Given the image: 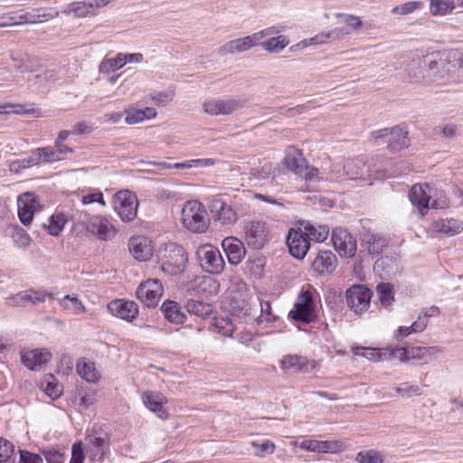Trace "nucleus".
<instances>
[{"instance_id": "1", "label": "nucleus", "mask_w": 463, "mask_h": 463, "mask_svg": "<svg viewBox=\"0 0 463 463\" xmlns=\"http://www.w3.org/2000/svg\"><path fill=\"white\" fill-rule=\"evenodd\" d=\"M317 300H320V295L317 288L311 284L303 285L293 308L288 313V317L303 324L315 322L318 317Z\"/></svg>"}, {"instance_id": "2", "label": "nucleus", "mask_w": 463, "mask_h": 463, "mask_svg": "<svg viewBox=\"0 0 463 463\" xmlns=\"http://www.w3.org/2000/svg\"><path fill=\"white\" fill-rule=\"evenodd\" d=\"M71 220L75 228L80 225L87 232L100 241L110 240L117 233V229L111 220L105 215H90L85 211H77L71 216Z\"/></svg>"}, {"instance_id": "3", "label": "nucleus", "mask_w": 463, "mask_h": 463, "mask_svg": "<svg viewBox=\"0 0 463 463\" xmlns=\"http://www.w3.org/2000/svg\"><path fill=\"white\" fill-rule=\"evenodd\" d=\"M181 222L183 226L193 233H204L210 227L205 206L197 200L187 201L182 209Z\"/></svg>"}, {"instance_id": "4", "label": "nucleus", "mask_w": 463, "mask_h": 463, "mask_svg": "<svg viewBox=\"0 0 463 463\" xmlns=\"http://www.w3.org/2000/svg\"><path fill=\"white\" fill-rule=\"evenodd\" d=\"M158 260L164 272L177 275L184 270L188 256L182 246L176 243H167L160 248Z\"/></svg>"}, {"instance_id": "5", "label": "nucleus", "mask_w": 463, "mask_h": 463, "mask_svg": "<svg viewBox=\"0 0 463 463\" xmlns=\"http://www.w3.org/2000/svg\"><path fill=\"white\" fill-rule=\"evenodd\" d=\"M283 165L290 172L306 180H316L318 178L319 170L307 164L302 151L295 146L286 150L283 158Z\"/></svg>"}, {"instance_id": "6", "label": "nucleus", "mask_w": 463, "mask_h": 463, "mask_svg": "<svg viewBox=\"0 0 463 463\" xmlns=\"http://www.w3.org/2000/svg\"><path fill=\"white\" fill-rule=\"evenodd\" d=\"M209 209L213 222L222 227H231L239 220V213L232 202L222 195L213 196Z\"/></svg>"}, {"instance_id": "7", "label": "nucleus", "mask_w": 463, "mask_h": 463, "mask_svg": "<svg viewBox=\"0 0 463 463\" xmlns=\"http://www.w3.org/2000/svg\"><path fill=\"white\" fill-rule=\"evenodd\" d=\"M195 257L200 267L209 274L220 275L225 268V261L219 249L210 243L200 245L195 251Z\"/></svg>"}, {"instance_id": "8", "label": "nucleus", "mask_w": 463, "mask_h": 463, "mask_svg": "<svg viewBox=\"0 0 463 463\" xmlns=\"http://www.w3.org/2000/svg\"><path fill=\"white\" fill-rule=\"evenodd\" d=\"M463 232V221L453 217L439 218L433 220L428 226L426 232L430 238L454 237Z\"/></svg>"}, {"instance_id": "9", "label": "nucleus", "mask_w": 463, "mask_h": 463, "mask_svg": "<svg viewBox=\"0 0 463 463\" xmlns=\"http://www.w3.org/2000/svg\"><path fill=\"white\" fill-rule=\"evenodd\" d=\"M163 295L164 286L157 279H147L136 290L137 298L147 307H156Z\"/></svg>"}, {"instance_id": "10", "label": "nucleus", "mask_w": 463, "mask_h": 463, "mask_svg": "<svg viewBox=\"0 0 463 463\" xmlns=\"http://www.w3.org/2000/svg\"><path fill=\"white\" fill-rule=\"evenodd\" d=\"M138 201L130 191H119L114 197V210L123 222L133 221L137 214Z\"/></svg>"}, {"instance_id": "11", "label": "nucleus", "mask_w": 463, "mask_h": 463, "mask_svg": "<svg viewBox=\"0 0 463 463\" xmlns=\"http://www.w3.org/2000/svg\"><path fill=\"white\" fill-rule=\"evenodd\" d=\"M348 307L356 315L366 312L371 306L373 291L364 285H354L346 290Z\"/></svg>"}, {"instance_id": "12", "label": "nucleus", "mask_w": 463, "mask_h": 463, "mask_svg": "<svg viewBox=\"0 0 463 463\" xmlns=\"http://www.w3.org/2000/svg\"><path fill=\"white\" fill-rule=\"evenodd\" d=\"M331 241L335 251L342 258H353L357 250L356 239L345 229L334 228Z\"/></svg>"}, {"instance_id": "13", "label": "nucleus", "mask_w": 463, "mask_h": 463, "mask_svg": "<svg viewBox=\"0 0 463 463\" xmlns=\"http://www.w3.org/2000/svg\"><path fill=\"white\" fill-rule=\"evenodd\" d=\"M244 240L252 248H262L269 241L267 224L261 221H250L245 223Z\"/></svg>"}, {"instance_id": "14", "label": "nucleus", "mask_w": 463, "mask_h": 463, "mask_svg": "<svg viewBox=\"0 0 463 463\" xmlns=\"http://www.w3.org/2000/svg\"><path fill=\"white\" fill-rule=\"evenodd\" d=\"M287 244L289 253L298 260H303L310 249L309 240L302 227L289 229Z\"/></svg>"}, {"instance_id": "15", "label": "nucleus", "mask_w": 463, "mask_h": 463, "mask_svg": "<svg viewBox=\"0 0 463 463\" xmlns=\"http://www.w3.org/2000/svg\"><path fill=\"white\" fill-rule=\"evenodd\" d=\"M280 368L286 373H306L314 371L319 366L316 360L308 359L299 354H287L280 360Z\"/></svg>"}, {"instance_id": "16", "label": "nucleus", "mask_w": 463, "mask_h": 463, "mask_svg": "<svg viewBox=\"0 0 463 463\" xmlns=\"http://www.w3.org/2000/svg\"><path fill=\"white\" fill-rule=\"evenodd\" d=\"M439 350L435 346H408L392 349L389 353L390 357H397L401 362H409L412 360L427 362L432 354L438 353Z\"/></svg>"}, {"instance_id": "17", "label": "nucleus", "mask_w": 463, "mask_h": 463, "mask_svg": "<svg viewBox=\"0 0 463 463\" xmlns=\"http://www.w3.org/2000/svg\"><path fill=\"white\" fill-rule=\"evenodd\" d=\"M18 217L20 222L28 226L33 220L34 213L40 211L38 197L33 193H24L17 199Z\"/></svg>"}, {"instance_id": "18", "label": "nucleus", "mask_w": 463, "mask_h": 463, "mask_svg": "<svg viewBox=\"0 0 463 463\" xmlns=\"http://www.w3.org/2000/svg\"><path fill=\"white\" fill-rule=\"evenodd\" d=\"M54 299L52 293L43 288H28L7 298L9 306H24L26 303L33 305L43 303L46 299Z\"/></svg>"}, {"instance_id": "19", "label": "nucleus", "mask_w": 463, "mask_h": 463, "mask_svg": "<svg viewBox=\"0 0 463 463\" xmlns=\"http://www.w3.org/2000/svg\"><path fill=\"white\" fill-rule=\"evenodd\" d=\"M107 308L112 316L128 322L134 321L139 314V307L136 302L123 298L110 301Z\"/></svg>"}, {"instance_id": "20", "label": "nucleus", "mask_w": 463, "mask_h": 463, "mask_svg": "<svg viewBox=\"0 0 463 463\" xmlns=\"http://www.w3.org/2000/svg\"><path fill=\"white\" fill-rule=\"evenodd\" d=\"M128 250L137 260L147 261L153 257L155 246L149 238L135 235L129 239Z\"/></svg>"}, {"instance_id": "21", "label": "nucleus", "mask_w": 463, "mask_h": 463, "mask_svg": "<svg viewBox=\"0 0 463 463\" xmlns=\"http://www.w3.org/2000/svg\"><path fill=\"white\" fill-rule=\"evenodd\" d=\"M141 400L144 405L161 420H167L169 418V412L165 408L168 400L162 392L145 391L141 394Z\"/></svg>"}, {"instance_id": "22", "label": "nucleus", "mask_w": 463, "mask_h": 463, "mask_svg": "<svg viewBox=\"0 0 463 463\" xmlns=\"http://www.w3.org/2000/svg\"><path fill=\"white\" fill-rule=\"evenodd\" d=\"M430 191L431 188L427 183L415 184L410 191V201L417 207L421 216H424L430 208L431 199Z\"/></svg>"}, {"instance_id": "23", "label": "nucleus", "mask_w": 463, "mask_h": 463, "mask_svg": "<svg viewBox=\"0 0 463 463\" xmlns=\"http://www.w3.org/2000/svg\"><path fill=\"white\" fill-rule=\"evenodd\" d=\"M87 440L91 446L90 451L93 459L103 461L105 455L109 451V439L106 433H102L99 430L91 429L88 434Z\"/></svg>"}, {"instance_id": "24", "label": "nucleus", "mask_w": 463, "mask_h": 463, "mask_svg": "<svg viewBox=\"0 0 463 463\" xmlns=\"http://www.w3.org/2000/svg\"><path fill=\"white\" fill-rule=\"evenodd\" d=\"M19 11L21 24L43 23L59 15V12L55 8L39 7L28 11Z\"/></svg>"}, {"instance_id": "25", "label": "nucleus", "mask_w": 463, "mask_h": 463, "mask_svg": "<svg viewBox=\"0 0 463 463\" xmlns=\"http://www.w3.org/2000/svg\"><path fill=\"white\" fill-rule=\"evenodd\" d=\"M228 261L232 265H237L243 260L246 250L242 241L236 237H226L222 241Z\"/></svg>"}, {"instance_id": "26", "label": "nucleus", "mask_w": 463, "mask_h": 463, "mask_svg": "<svg viewBox=\"0 0 463 463\" xmlns=\"http://www.w3.org/2000/svg\"><path fill=\"white\" fill-rule=\"evenodd\" d=\"M52 358V354L46 349H33L21 353L22 364L30 370H39Z\"/></svg>"}, {"instance_id": "27", "label": "nucleus", "mask_w": 463, "mask_h": 463, "mask_svg": "<svg viewBox=\"0 0 463 463\" xmlns=\"http://www.w3.org/2000/svg\"><path fill=\"white\" fill-rule=\"evenodd\" d=\"M72 153V147L43 146L33 150V155L43 163H55L64 160L69 154Z\"/></svg>"}, {"instance_id": "28", "label": "nucleus", "mask_w": 463, "mask_h": 463, "mask_svg": "<svg viewBox=\"0 0 463 463\" xmlns=\"http://www.w3.org/2000/svg\"><path fill=\"white\" fill-rule=\"evenodd\" d=\"M240 107L235 99H210L203 104L204 112L210 115H229Z\"/></svg>"}, {"instance_id": "29", "label": "nucleus", "mask_w": 463, "mask_h": 463, "mask_svg": "<svg viewBox=\"0 0 463 463\" xmlns=\"http://www.w3.org/2000/svg\"><path fill=\"white\" fill-rule=\"evenodd\" d=\"M77 373L89 383H98L101 379V373L96 364L86 357L80 358L76 364Z\"/></svg>"}, {"instance_id": "30", "label": "nucleus", "mask_w": 463, "mask_h": 463, "mask_svg": "<svg viewBox=\"0 0 463 463\" xmlns=\"http://www.w3.org/2000/svg\"><path fill=\"white\" fill-rule=\"evenodd\" d=\"M339 443L335 440L304 439L299 443V448L311 452L333 453L338 450Z\"/></svg>"}, {"instance_id": "31", "label": "nucleus", "mask_w": 463, "mask_h": 463, "mask_svg": "<svg viewBox=\"0 0 463 463\" xmlns=\"http://www.w3.org/2000/svg\"><path fill=\"white\" fill-rule=\"evenodd\" d=\"M336 258L331 250H320L312 262V269L320 274L332 273L335 268Z\"/></svg>"}, {"instance_id": "32", "label": "nucleus", "mask_w": 463, "mask_h": 463, "mask_svg": "<svg viewBox=\"0 0 463 463\" xmlns=\"http://www.w3.org/2000/svg\"><path fill=\"white\" fill-rule=\"evenodd\" d=\"M344 170L351 179H364L369 174V165L363 156H357L347 160Z\"/></svg>"}, {"instance_id": "33", "label": "nucleus", "mask_w": 463, "mask_h": 463, "mask_svg": "<svg viewBox=\"0 0 463 463\" xmlns=\"http://www.w3.org/2000/svg\"><path fill=\"white\" fill-rule=\"evenodd\" d=\"M410 146L408 131L402 126L390 128L388 148L390 151H400Z\"/></svg>"}, {"instance_id": "34", "label": "nucleus", "mask_w": 463, "mask_h": 463, "mask_svg": "<svg viewBox=\"0 0 463 463\" xmlns=\"http://www.w3.org/2000/svg\"><path fill=\"white\" fill-rule=\"evenodd\" d=\"M161 310L165 318L170 323L182 325L186 319V315L182 310V307L174 300H165L161 307Z\"/></svg>"}, {"instance_id": "35", "label": "nucleus", "mask_w": 463, "mask_h": 463, "mask_svg": "<svg viewBox=\"0 0 463 463\" xmlns=\"http://www.w3.org/2000/svg\"><path fill=\"white\" fill-rule=\"evenodd\" d=\"M347 33L344 28H334L333 30L327 33H320L309 40H304L298 43L295 46H292L291 49L295 47L301 46L302 48L307 47L310 44H323L326 43L330 41H335L342 38V34Z\"/></svg>"}, {"instance_id": "36", "label": "nucleus", "mask_w": 463, "mask_h": 463, "mask_svg": "<svg viewBox=\"0 0 463 463\" xmlns=\"http://www.w3.org/2000/svg\"><path fill=\"white\" fill-rule=\"evenodd\" d=\"M258 43L252 35H249L243 38L236 39L228 42L222 45L220 49V52L222 54H233L235 52H241L250 50Z\"/></svg>"}, {"instance_id": "37", "label": "nucleus", "mask_w": 463, "mask_h": 463, "mask_svg": "<svg viewBox=\"0 0 463 463\" xmlns=\"http://www.w3.org/2000/svg\"><path fill=\"white\" fill-rule=\"evenodd\" d=\"M11 113L17 115H33L35 117L42 116L41 110L35 108L34 104L27 106L19 103H5L0 105V115Z\"/></svg>"}, {"instance_id": "38", "label": "nucleus", "mask_w": 463, "mask_h": 463, "mask_svg": "<svg viewBox=\"0 0 463 463\" xmlns=\"http://www.w3.org/2000/svg\"><path fill=\"white\" fill-rule=\"evenodd\" d=\"M125 121L128 125H134L146 119H151L156 117L157 113L154 108L146 107L143 109H128L125 110Z\"/></svg>"}, {"instance_id": "39", "label": "nucleus", "mask_w": 463, "mask_h": 463, "mask_svg": "<svg viewBox=\"0 0 463 463\" xmlns=\"http://www.w3.org/2000/svg\"><path fill=\"white\" fill-rule=\"evenodd\" d=\"M392 350V349L368 348L363 346H355L352 348L354 355L364 357L373 362H379L391 358L389 356V353Z\"/></svg>"}, {"instance_id": "40", "label": "nucleus", "mask_w": 463, "mask_h": 463, "mask_svg": "<svg viewBox=\"0 0 463 463\" xmlns=\"http://www.w3.org/2000/svg\"><path fill=\"white\" fill-rule=\"evenodd\" d=\"M336 18L341 24L337 28H344L347 31V33L342 34V37L349 35L352 32L358 31L364 25L361 18L354 14L339 13L336 14Z\"/></svg>"}, {"instance_id": "41", "label": "nucleus", "mask_w": 463, "mask_h": 463, "mask_svg": "<svg viewBox=\"0 0 463 463\" xmlns=\"http://www.w3.org/2000/svg\"><path fill=\"white\" fill-rule=\"evenodd\" d=\"M154 165L158 166L161 169H170V168L183 169V168L210 166V165H214V160L212 158L192 159V160H187L184 163H175L174 165H171L167 162H159V163H155Z\"/></svg>"}, {"instance_id": "42", "label": "nucleus", "mask_w": 463, "mask_h": 463, "mask_svg": "<svg viewBox=\"0 0 463 463\" xmlns=\"http://www.w3.org/2000/svg\"><path fill=\"white\" fill-rule=\"evenodd\" d=\"M92 0H84L81 2H73L70 4L65 10V14H72L75 17L83 18L96 14V12L91 4Z\"/></svg>"}, {"instance_id": "43", "label": "nucleus", "mask_w": 463, "mask_h": 463, "mask_svg": "<svg viewBox=\"0 0 463 463\" xmlns=\"http://www.w3.org/2000/svg\"><path fill=\"white\" fill-rule=\"evenodd\" d=\"M60 307L71 311L74 315H80L86 312V307L82 301L75 295H66L58 300Z\"/></svg>"}, {"instance_id": "44", "label": "nucleus", "mask_w": 463, "mask_h": 463, "mask_svg": "<svg viewBox=\"0 0 463 463\" xmlns=\"http://www.w3.org/2000/svg\"><path fill=\"white\" fill-rule=\"evenodd\" d=\"M303 231H305L307 240L309 242H323L325 241L329 235V228L326 225H313L310 223H307L301 226Z\"/></svg>"}, {"instance_id": "45", "label": "nucleus", "mask_w": 463, "mask_h": 463, "mask_svg": "<svg viewBox=\"0 0 463 463\" xmlns=\"http://www.w3.org/2000/svg\"><path fill=\"white\" fill-rule=\"evenodd\" d=\"M196 289L199 294L211 297L218 294L220 284L216 279L210 276H203L197 281Z\"/></svg>"}, {"instance_id": "46", "label": "nucleus", "mask_w": 463, "mask_h": 463, "mask_svg": "<svg viewBox=\"0 0 463 463\" xmlns=\"http://www.w3.org/2000/svg\"><path fill=\"white\" fill-rule=\"evenodd\" d=\"M98 392L90 387H78L76 390L75 398L78 400V404L83 409H88L93 405L97 401Z\"/></svg>"}, {"instance_id": "47", "label": "nucleus", "mask_w": 463, "mask_h": 463, "mask_svg": "<svg viewBox=\"0 0 463 463\" xmlns=\"http://www.w3.org/2000/svg\"><path fill=\"white\" fill-rule=\"evenodd\" d=\"M456 8L454 0H430V13L433 16H445Z\"/></svg>"}, {"instance_id": "48", "label": "nucleus", "mask_w": 463, "mask_h": 463, "mask_svg": "<svg viewBox=\"0 0 463 463\" xmlns=\"http://www.w3.org/2000/svg\"><path fill=\"white\" fill-rule=\"evenodd\" d=\"M41 388L52 400L58 399L62 393V386L52 374H47L41 382Z\"/></svg>"}, {"instance_id": "49", "label": "nucleus", "mask_w": 463, "mask_h": 463, "mask_svg": "<svg viewBox=\"0 0 463 463\" xmlns=\"http://www.w3.org/2000/svg\"><path fill=\"white\" fill-rule=\"evenodd\" d=\"M186 309L190 314H193L196 317H199L203 319L210 317L213 308V306L209 303H204L199 300H190L186 304Z\"/></svg>"}, {"instance_id": "50", "label": "nucleus", "mask_w": 463, "mask_h": 463, "mask_svg": "<svg viewBox=\"0 0 463 463\" xmlns=\"http://www.w3.org/2000/svg\"><path fill=\"white\" fill-rule=\"evenodd\" d=\"M68 222V217L63 213H55L49 220L46 229L49 234L58 236Z\"/></svg>"}, {"instance_id": "51", "label": "nucleus", "mask_w": 463, "mask_h": 463, "mask_svg": "<svg viewBox=\"0 0 463 463\" xmlns=\"http://www.w3.org/2000/svg\"><path fill=\"white\" fill-rule=\"evenodd\" d=\"M376 292L382 307L387 308L394 301V288L390 283H380L376 287Z\"/></svg>"}, {"instance_id": "52", "label": "nucleus", "mask_w": 463, "mask_h": 463, "mask_svg": "<svg viewBox=\"0 0 463 463\" xmlns=\"http://www.w3.org/2000/svg\"><path fill=\"white\" fill-rule=\"evenodd\" d=\"M213 326L218 334L223 336H232L235 330L232 320L228 317H215Z\"/></svg>"}, {"instance_id": "53", "label": "nucleus", "mask_w": 463, "mask_h": 463, "mask_svg": "<svg viewBox=\"0 0 463 463\" xmlns=\"http://www.w3.org/2000/svg\"><path fill=\"white\" fill-rule=\"evenodd\" d=\"M250 446L254 449L253 454L258 458H263L267 455H271L276 451V444L269 440L264 439L261 441L252 440Z\"/></svg>"}, {"instance_id": "54", "label": "nucleus", "mask_w": 463, "mask_h": 463, "mask_svg": "<svg viewBox=\"0 0 463 463\" xmlns=\"http://www.w3.org/2000/svg\"><path fill=\"white\" fill-rule=\"evenodd\" d=\"M11 238L13 241L20 248H25L30 245L31 238L22 227L13 225L10 227Z\"/></svg>"}, {"instance_id": "55", "label": "nucleus", "mask_w": 463, "mask_h": 463, "mask_svg": "<svg viewBox=\"0 0 463 463\" xmlns=\"http://www.w3.org/2000/svg\"><path fill=\"white\" fill-rule=\"evenodd\" d=\"M288 43L289 41L285 35H279L262 43V46L266 51L275 52L281 51L288 46Z\"/></svg>"}, {"instance_id": "56", "label": "nucleus", "mask_w": 463, "mask_h": 463, "mask_svg": "<svg viewBox=\"0 0 463 463\" xmlns=\"http://www.w3.org/2000/svg\"><path fill=\"white\" fill-rule=\"evenodd\" d=\"M276 171V167L273 163L264 161L260 166L251 169V175L257 179H266L272 175Z\"/></svg>"}, {"instance_id": "57", "label": "nucleus", "mask_w": 463, "mask_h": 463, "mask_svg": "<svg viewBox=\"0 0 463 463\" xmlns=\"http://www.w3.org/2000/svg\"><path fill=\"white\" fill-rule=\"evenodd\" d=\"M125 64H127V57L126 53H118L115 58L105 59L101 66L103 69H107L108 71H115L117 70L121 69Z\"/></svg>"}, {"instance_id": "58", "label": "nucleus", "mask_w": 463, "mask_h": 463, "mask_svg": "<svg viewBox=\"0 0 463 463\" xmlns=\"http://www.w3.org/2000/svg\"><path fill=\"white\" fill-rule=\"evenodd\" d=\"M14 445L6 439L0 437V463L12 461Z\"/></svg>"}, {"instance_id": "59", "label": "nucleus", "mask_w": 463, "mask_h": 463, "mask_svg": "<svg viewBox=\"0 0 463 463\" xmlns=\"http://www.w3.org/2000/svg\"><path fill=\"white\" fill-rule=\"evenodd\" d=\"M423 7V3L421 1H411L404 3L401 5H397L392 8V13L394 14H402L406 15L413 13L418 9H421Z\"/></svg>"}, {"instance_id": "60", "label": "nucleus", "mask_w": 463, "mask_h": 463, "mask_svg": "<svg viewBox=\"0 0 463 463\" xmlns=\"http://www.w3.org/2000/svg\"><path fill=\"white\" fill-rule=\"evenodd\" d=\"M20 11H12L0 16V27L21 25Z\"/></svg>"}, {"instance_id": "61", "label": "nucleus", "mask_w": 463, "mask_h": 463, "mask_svg": "<svg viewBox=\"0 0 463 463\" xmlns=\"http://www.w3.org/2000/svg\"><path fill=\"white\" fill-rule=\"evenodd\" d=\"M240 297H241V300L238 302L237 306H235L236 297L235 296L232 297V302H231L232 310L234 313H237V314H241V313L246 314L248 312V310L250 309V307H249L250 305H249V301H248L249 294L247 293V291H245V292L240 293Z\"/></svg>"}, {"instance_id": "62", "label": "nucleus", "mask_w": 463, "mask_h": 463, "mask_svg": "<svg viewBox=\"0 0 463 463\" xmlns=\"http://www.w3.org/2000/svg\"><path fill=\"white\" fill-rule=\"evenodd\" d=\"M356 459L359 463H383V461L382 455L375 450L359 452Z\"/></svg>"}, {"instance_id": "63", "label": "nucleus", "mask_w": 463, "mask_h": 463, "mask_svg": "<svg viewBox=\"0 0 463 463\" xmlns=\"http://www.w3.org/2000/svg\"><path fill=\"white\" fill-rule=\"evenodd\" d=\"M396 392L403 397H412L420 395V388L416 384H411L410 383H404L396 389Z\"/></svg>"}, {"instance_id": "64", "label": "nucleus", "mask_w": 463, "mask_h": 463, "mask_svg": "<svg viewBox=\"0 0 463 463\" xmlns=\"http://www.w3.org/2000/svg\"><path fill=\"white\" fill-rule=\"evenodd\" d=\"M18 463H43V459L38 454L27 450H20V458Z\"/></svg>"}]
</instances>
